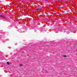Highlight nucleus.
Listing matches in <instances>:
<instances>
[{
	"instance_id": "1",
	"label": "nucleus",
	"mask_w": 77,
	"mask_h": 77,
	"mask_svg": "<svg viewBox=\"0 0 77 77\" xmlns=\"http://www.w3.org/2000/svg\"><path fill=\"white\" fill-rule=\"evenodd\" d=\"M0 17L2 18H3V19H6V17L3 15H1Z\"/></svg>"
},
{
	"instance_id": "2",
	"label": "nucleus",
	"mask_w": 77,
	"mask_h": 77,
	"mask_svg": "<svg viewBox=\"0 0 77 77\" xmlns=\"http://www.w3.org/2000/svg\"><path fill=\"white\" fill-rule=\"evenodd\" d=\"M37 10H38V11H41V9L39 8H37Z\"/></svg>"
},
{
	"instance_id": "3",
	"label": "nucleus",
	"mask_w": 77,
	"mask_h": 77,
	"mask_svg": "<svg viewBox=\"0 0 77 77\" xmlns=\"http://www.w3.org/2000/svg\"><path fill=\"white\" fill-rule=\"evenodd\" d=\"M23 64H20L19 65L20 66H23Z\"/></svg>"
},
{
	"instance_id": "4",
	"label": "nucleus",
	"mask_w": 77,
	"mask_h": 77,
	"mask_svg": "<svg viewBox=\"0 0 77 77\" xmlns=\"http://www.w3.org/2000/svg\"><path fill=\"white\" fill-rule=\"evenodd\" d=\"M48 0H45V2H48Z\"/></svg>"
},
{
	"instance_id": "5",
	"label": "nucleus",
	"mask_w": 77,
	"mask_h": 77,
	"mask_svg": "<svg viewBox=\"0 0 77 77\" xmlns=\"http://www.w3.org/2000/svg\"><path fill=\"white\" fill-rule=\"evenodd\" d=\"M7 63L8 65H9V62H7Z\"/></svg>"
},
{
	"instance_id": "6",
	"label": "nucleus",
	"mask_w": 77,
	"mask_h": 77,
	"mask_svg": "<svg viewBox=\"0 0 77 77\" xmlns=\"http://www.w3.org/2000/svg\"><path fill=\"white\" fill-rule=\"evenodd\" d=\"M63 57H66V55H64L63 56Z\"/></svg>"
}]
</instances>
